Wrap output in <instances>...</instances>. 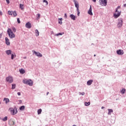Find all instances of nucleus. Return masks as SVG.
<instances>
[{
    "label": "nucleus",
    "mask_w": 126,
    "mask_h": 126,
    "mask_svg": "<svg viewBox=\"0 0 126 126\" xmlns=\"http://www.w3.org/2000/svg\"><path fill=\"white\" fill-rule=\"evenodd\" d=\"M40 17H41V14H36V20H39V19H40Z\"/></svg>",
    "instance_id": "393cba45"
},
{
    "label": "nucleus",
    "mask_w": 126,
    "mask_h": 126,
    "mask_svg": "<svg viewBox=\"0 0 126 126\" xmlns=\"http://www.w3.org/2000/svg\"><path fill=\"white\" fill-rule=\"evenodd\" d=\"M79 95H82V96H84V95H85V93L79 92Z\"/></svg>",
    "instance_id": "f704fd0d"
},
{
    "label": "nucleus",
    "mask_w": 126,
    "mask_h": 126,
    "mask_svg": "<svg viewBox=\"0 0 126 126\" xmlns=\"http://www.w3.org/2000/svg\"><path fill=\"white\" fill-rule=\"evenodd\" d=\"M121 93L122 94H125V93H126V89L125 88L122 89L121 91Z\"/></svg>",
    "instance_id": "b1692460"
},
{
    "label": "nucleus",
    "mask_w": 126,
    "mask_h": 126,
    "mask_svg": "<svg viewBox=\"0 0 126 126\" xmlns=\"http://www.w3.org/2000/svg\"><path fill=\"white\" fill-rule=\"evenodd\" d=\"M17 95H18V96H20V95H21V93H20V92H18V93H17Z\"/></svg>",
    "instance_id": "a19ab883"
},
{
    "label": "nucleus",
    "mask_w": 126,
    "mask_h": 126,
    "mask_svg": "<svg viewBox=\"0 0 126 126\" xmlns=\"http://www.w3.org/2000/svg\"><path fill=\"white\" fill-rule=\"evenodd\" d=\"M8 14H9V15H12V14H13V11H8Z\"/></svg>",
    "instance_id": "72a5a7b5"
},
{
    "label": "nucleus",
    "mask_w": 126,
    "mask_h": 126,
    "mask_svg": "<svg viewBox=\"0 0 126 126\" xmlns=\"http://www.w3.org/2000/svg\"><path fill=\"white\" fill-rule=\"evenodd\" d=\"M42 113V109H39L37 110V115H40Z\"/></svg>",
    "instance_id": "bb28decb"
},
{
    "label": "nucleus",
    "mask_w": 126,
    "mask_h": 126,
    "mask_svg": "<svg viewBox=\"0 0 126 126\" xmlns=\"http://www.w3.org/2000/svg\"><path fill=\"white\" fill-rule=\"evenodd\" d=\"M23 83H24V84H27V85H29V86H33V81L31 79H24L23 80Z\"/></svg>",
    "instance_id": "7ed1b4c3"
},
{
    "label": "nucleus",
    "mask_w": 126,
    "mask_h": 126,
    "mask_svg": "<svg viewBox=\"0 0 126 126\" xmlns=\"http://www.w3.org/2000/svg\"><path fill=\"white\" fill-rule=\"evenodd\" d=\"M88 13L89 14V15H93V12H92V7L91 5H90L89 10L88 11Z\"/></svg>",
    "instance_id": "9b49d317"
},
{
    "label": "nucleus",
    "mask_w": 126,
    "mask_h": 126,
    "mask_svg": "<svg viewBox=\"0 0 126 126\" xmlns=\"http://www.w3.org/2000/svg\"><path fill=\"white\" fill-rule=\"evenodd\" d=\"M19 72L21 74H24V73H25V70L23 68H21L19 70Z\"/></svg>",
    "instance_id": "2eb2a0df"
},
{
    "label": "nucleus",
    "mask_w": 126,
    "mask_h": 126,
    "mask_svg": "<svg viewBox=\"0 0 126 126\" xmlns=\"http://www.w3.org/2000/svg\"><path fill=\"white\" fill-rule=\"evenodd\" d=\"M53 33H54V32H53V31H52V32H51V34H53Z\"/></svg>",
    "instance_id": "603ef678"
},
{
    "label": "nucleus",
    "mask_w": 126,
    "mask_h": 126,
    "mask_svg": "<svg viewBox=\"0 0 126 126\" xmlns=\"http://www.w3.org/2000/svg\"><path fill=\"white\" fill-rule=\"evenodd\" d=\"M19 102L20 104H21V103H22V100H19Z\"/></svg>",
    "instance_id": "a18cd8bd"
},
{
    "label": "nucleus",
    "mask_w": 126,
    "mask_h": 126,
    "mask_svg": "<svg viewBox=\"0 0 126 126\" xmlns=\"http://www.w3.org/2000/svg\"><path fill=\"white\" fill-rule=\"evenodd\" d=\"M0 15H2V12L0 11Z\"/></svg>",
    "instance_id": "49530a36"
},
{
    "label": "nucleus",
    "mask_w": 126,
    "mask_h": 126,
    "mask_svg": "<svg viewBox=\"0 0 126 126\" xmlns=\"http://www.w3.org/2000/svg\"><path fill=\"white\" fill-rule=\"evenodd\" d=\"M64 17L65 19H66V18H67V15L66 14V13H64Z\"/></svg>",
    "instance_id": "4c0bfd02"
},
{
    "label": "nucleus",
    "mask_w": 126,
    "mask_h": 126,
    "mask_svg": "<svg viewBox=\"0 0 126 126\" xmlns=\"http://www.w3.org/2000/svg\"><path fill=\"white\" fill-rule=\"evenodd\" d=\"M19 110L20 111H24V110H25V106L24 105L21 106V107H20Z\"/></svg>",
    "instance_id": "6ab92c4d"
},
{
    "label": "nucleus",
    "mask_w": 126,
    "mask_h": 126,
    "mask_svg": "<svg viewBox=\"0 0 126 126\" xmlns=\"http://www.w3.org/2000/svg\"><path fill=\"white\" fill-rule=\"evenodd\" d=\"M11 53H12V51L11 50H8L6 51V54L7 55H11Z\"/></svg>",
    "instance_id": "a211bd4d"
},
{
    "label": "nucleus",
    "mask_w": 126,
    "mask_h": 126,
    "mask_svg": "<svg viewBox=\"0 0 126 126\" xmlns=\"http://www.w3.org/2000/svg\"><path fill=\"white\" fill-rule=\"evenodd\" d=\"M35 34L36 37H38V36H39V31H38V30L36 29L35 30Z\"/></svg>",
    "instance_id": "aec40b11"
},
{
    "label": "nucleus",
    "mask_w": 126,
    "mask_h": 126,
    "mask_svg": "<svg viewBox=\"0 0 126 126\" xmlns=\"http://www.w3.org/2000/svg\"><path fill=\"white\" fill-rule=\"evenodd\" d=\"M113 112H114V110H113V109H108V115H111V113H113Z\"/></svg>",
    "instance_id": "4be33fe9"
},
{
    "label": "nucleus",
    "mask_w": 126,
    "mask_h": 126,
    "mask_svg": "<svg viewBox=\"0 0 126 126\" xmlns=\"http://www.w3.org/2000/svg\"><path fill=\"white\" fill-rule=\"evenodd\" d=\"M48 94H49V92H48L47 93L46 95H48Z\"/></svg>",
    "instance_id": "3c124183"
},
{
    "label": "nucleus",
    "mask_w": 126,
    "mask_h": 126,
    "mask_svg": "<svg viewBox=\"0 0 126 126\" xmlns=\"http://www.w3.org/2000/svg\"><path fill=\"white\" fill-rule=\"evenodd\" d=\"M74 3L76 8L79 7V3L78 1H77L76 0H74Z\"/></svg>",
    "instance_id": "4468645a"
},
{
    "label": "nucleus",
    "mask_w": 126,
    "mask_h": 126,
    "mask_svg": "<svg viewBox=\"0 0 126 126\" xmlns=\"http://www.w3.org/2000/svg\"><path fill=\"white\" fill-rule=\"evenodd\" d=\"M12 30L13 32H14V33H15V32H16V29L15 28V27H12Z\"/></svg>",
    "instance_id": "c756f323"
},
{
    "label": "nucleus",
    "mask_w": 126,
    "mask_h": 126,
    "mask_svg": "<svg viewBox=\"0 0 126 126\" xmlns=\"http://www.w3.org/2000/svg\"><path fill=\"white\" fill-rule=\"evenodd\" d=\"M80 14V11L77 12V15H78V16H79Z\"/></svg>",
    "instance_id": "37998d69"
},
{
    "label": "nucleus",
    "mask_w": 126,
    "mask_h": 126,
    "mask_svg": "<svg viewBox=\"0 0 126 126\" xmlns=\"http://www.w3.org/2000/svg\"><path fill=\"white\" fill-rule=\"evenodd\" d=\"M101 109H105V107H104V106H102V107H101Z\"/></svg>",
    "instance_id": "de8ad7c7"
},
{
    "label": "nucleus",
    "mask_w": 126,
    "mask_h": 126,
    "mask_svg": "<svg viewBox=\"0 0 126 126\" xmlns=\"http://www.w3.org/2000/svg\"><path fill=\"white\" fill-rule=\"evenodd\" d=\"M7 32L10 39H13V38H15V34L13 33V32L11 30V29H8Z\"/></svg>",
    "instance_id": "f03ea898"
},
{
    "label": "nucleus",
    "mask_w": 126,
    "mask_h": 126,
    "mask_svg": "<svg viewBox=\"0 0 126 126\" xmlns=\"http://www.w3.org/2000/svg\"><path fill=\"white\" fill-rule=\"evenodd\" d=\"M20 8L21 9V10H23V9H24V5L20 4Z\"/></svg>",
    "instance_id": "5701e85b"
},
{
    "label": "nucleus",
    "mask_w": 126,
    "mask_h": 126,
    "mask_svg": "<svg viewBox=\"0 0 126 126\" xmlns=\"http://www.w3.org/2000/svg\"><path fill=\"white\" fill-rule=\"evenodd\" d=\"M5 81L10 84L12 83L13 82V77L12 76L9 75L6 77Z\"/></svg>",
    "instance_id": "20e7f679"
},
{
    "label": "nucleus",
    "mask_w": 126,
    "mask_h": 126,
    "mask_svg": "<svg viewBox=\"0 0 126 126\" xmlns=\"http://www.w3.org/2000/svg\"><path fill=\"white\" fill-rule=\"evenodd\" d=\"M15 57H16V55H15V53L12 54L11 55V60H13V59H14Z\"/></svg>",
    "instance_id": "412c9836"
},
{
    "label": "nucleus",
    "mask_w": 126,
    "mask_h": 126,
    "mask_svg": "<svg viewBox=\"0 0 126 126\" xmlns=\"http://www.w3.org/2000/svg\"><path fill=\"white\" fill-rule=\"evenodd\" d=\"M123 18H120L118 19V23L117 24V27L120 29L122 28V27L123 26Z\"/></svg>",
    "instance_id": "39448f33"
},
{
    "label": "nucleus",
    "mask_w": 126,
    "mask_h": 126,
    "mask_svg": "<svg viewBox=\"0 0 126 126\" xmlns=\"http://www.w3.org/2000/svg\"><path fill=\"white\" fill-rule=\"evenodd\" d=\"M7 4H9V3H10V1H9V0H6Z\"/></svg>",
    "instance_id": "58836bf2"
},
{
    "label": "nucleus",
    "mask_w": 126,
    "mask_h": 126,
    "mask_svg": "<svg viewBox=\"0 0 126 126\" xmlns=\"http://www.w3.org/2000/svg\"><path fill=\"white\" fill-rule=\"evenodd\" d=\"M124 7H126V4H124Z\"/></svg>",
    "instance_id": "8fccbe9b"
},
{
    "label": "nucleus",
    "mask_w": 126,
    "mask_h": 126,
    "mask_svg": "<svg viewBox=\"0 0 126 126\" xmlns=\"http://www.w3.org/2000/svg\"><path fill=\"white\" fill-rule=\"evenodd\" d=\"M89 105H90V102H85V106H89Z\"/></svg>",
    "instance_id": "7c9ffc66"
},
{
    "label": "nucleus",
    "mask_w": 126,
    "mask_h": 126,
    "mask_svg": "<svg viewBox=\"0 0 126 126\" xmlns=\"http://www.w3.org/2000/svg\"><path fill=\"white\" fill-rule=\"evenodd\" d=\"M13 14L14 17H15L16 16H17V13H16V11H14L13 12Z\"/></svg>",
    "instance_id": "c85d7f7f"
},
{
    "label": "nucleus",
    "mask_w": 126,
    "mask_h": 126,
    "mask_svg": "<svg viewBox=\"0 0 126 126\" xmlns=\"http://www.w3.org/2000/svg\"><path fill=\"white\" fill-rule=\"evenodd\" d=\"M1 37H2V33L0 34V38H1Z\"/></svg>",
    "instance_id": "c03bdc74"
},
{
    "label": "nucleus",
    "mask_w": 126,
    "mask_h": 126,
    "mask_svg": "<svg viewBox=\"0 0 126 126\" xmlns=\"http://www.w3.org/2000/svg\"><path fill=\"white\" fill-rule=\"evenodd\" d=\"M100 0H99V2H100Z\"/></svg>",
    "instance_id": "4d7b16f0"
},
{
    "label": "nucleus",
    "mask_w": 126,
    "mask_h": 126,
    "mask_svg": "<svg viewBox=\"0 0 126 126\" xmlns=\"http://www.w3.org/2000/svg\"><path fill=\"white\" fill-rule=\"evenodd\" d=\"M73 0V1L74 2V0Z\"/></svg>",
    "instance_id": "13d9d810"
},
{
    "label": "nucleus",
    "mask_w": 126,
    "mask_h": 126,
    "mask_svg": "<svg viewBox=\"0 0 126 126\" xmlns=\"http://www.w3.org/2000/svg\"><path fill=\"white\" fill-rule=\"evenodd\" d=\"M92 45H94V43H92Z\"/></svg>",
    "instance_id": "5fc2aeb1"
},
{
    "label": "nucleus",
    "mask_w": 126,
    "mask_h": 126,
    "mask_svg": "<svg viewBox=\"0 0 126 126\" xmlns=\"http://www.w3.org/2000/svg\"><path fill=\"white\" fill-rule=\"evenodd\" d=\"M32 52L35 55V56H36V57H39L40 58L43 57V55L42 54L40 53V52H37L35 50H32Z\"/></svg>",
    "instance_id": "0eeeda50"
},
{
    "label": "nucleus",
    "mask_w": 126,
    "mask_h": 126,
    "mask_svg": "<svg viewBox=\"0 0 126 126\" xmlns=\"http://www.w3.org/2000/svg\"><path fill=\"white\" fill-rule=\"evenodd\" d=\"M16 87V85L15 84H12L11 89H15Z\"/></svg>",
    "instance_id": "cd10ccee"
},
{
    "label": "nucleus",
    "mask_w": 126,
    "mask_h": 126,
    "mask_svg": "<svg viewBox=\"0 0 126 126\" xmlns=\"http://www.w3.org/2000/svg\"><path fill=\"white\" fill-rule=\"evenodd\" d=\"M116 53L117 55H119L120 56H122V55H124V51L121 49L117 50Z\"/></svg>",
    "instance_id": "1a4fd4ad"
},
{
    "label": "nucleus",
    "mask_w": 126,
    "mask_h": 126,
    "mask_svg": "<svg viewBox=\"0 0 126 126\" xmlns=\"http://www.w3.org/2000/svg\"><path fill=\"white\" fill-rule=\"evenodd\" d=\"M4 100H5V103L6 104H7V103H8V102H9V99H8V98H4Z\"/></svg>",
    "instance_id": "2f4dec72"
},
{
    "label": "nucleus",
    "mask_w": 126,
    "mask_h": 126,
    "mask_svg": "<svg viewBox=\"0 0 126 126\" xmlns=\"http://www.w3.org/2000/svg\"><path fill=\"white\" fill-rule=\"evenodd\" d=\"M69 17L71 18V19H72V20H74V21H75V19H76V16L73 15V14H70L69 15Z\"/></svg>",
    "instance_id": "ddd939ff"
},
{
    "label": "nucleus",
    "mask_w": 126,
    "mask_h": 126,
    "mask_svg": "<svg viewBox=\"0 0 126 126\" xmlns=\"http://www.w3.org/2000/svg\"><path fill=\"white\" fill-rule=\"evenodd\" d=\"M94 57H96V55L94 54Z\"/></svg>",
    "instance_id": "864d4df0"
},
{
    "label": "nucleus",
    "mask_w": 126,
    "mask_h": 126,
    "mask_svg": "<svg viewBox=\"0 0 126 126\" xmlns=\"http://www.w3.org/2000/svg\"><path fill=\"white\" fill-rule=\"evenodd\" d=\"M94 2H96V0H92Z\"/></svg>",
    "instance_id": "09e8293b"
},
{
    "label": "nucleus",
    "mask_w": 126,
    "mask_h": 126,
    "mask_svg": "<svg viewBox=\"0 0 126 126\" xmlns=\"http://www.w3.org/2000/svg\"><path fill=\"white\" fill-rule=\"evenodd\" d=\"M72 126H76V125H73Z\"/></svg>",
    "instance_id": "6e6d98bb"
},
{
    "label": "nucleus",
    "mask_w": 126,
    "mask_h": 126,
    "mask_svg": "<svg viewBox=\"0 0 126 126\" xmlns=\"http://www.w3.org/2000/svg\"><path fill=\"white\" fill-rule=\"evenodd\" d=\"M5 44L7 46L10 45V42H9V39L7 37H5Z\"/></svg>",
    "instance_id": "f8f14e48"
},
{
    "label": "nucleus",
    "mask_w": 126,
    "mask_h": 126,
    "mask_svg": "<svg viewBox=\"0 0 126 126\" xmlns=\"http://www.w3.org/2000/svg\"><path fill=\"white\" fill-rule=\"evenodd\" d=\"M100 4H102L104 6H107V3H108V0H101L99 2Z\"/></svg>",
    "instance_id": "423d86ee"
},
{
    "label": "nucleus",
    "mask_w": 126,
    "mask_h": 126,
    "mask_svg": "<svg viewBox=\"0 0 126 126\" xmlns=\"http://www.w3.org/2000/svg\"><path fill=\"white\" fill-rule=\"evenodd\" d=\"M26 28H28V29H30L31 27H32V26L31 25V23H30V22H28L25 25Z\"/></svg>",
    "instance_id": "9d476101"
},
{
    "label": "nucleus",
    "mask_w": 126,
    "mask_h": 126,
    "mask_svg": "<svg viewBox=\"0 0 126 126\" xmlns=\"http://www.w3.org/2000/svg\"><path fill=\"white\" fill-rule=\"evenodd\" d=\"M121 8V6H117V8L115 9V11L114 14H113V17L117 19L118 17H120L121 14H122V11H119L118 10L120 9Z\"/></svg>",
    "instance_id": "f257e3e1"
},
{
    "label": "nucleus",
    "mask_w": 126,
    "mask_h": 126,
    "mask_svg": "<svg viewBox=\"0 0 126 126\" xmlns=\"http://www.w3.org/2000/svg\"><path fill=\"white\" fill-rule=\"evenodd\" d=\"M9 109L10 110L11 114H12V115H14L17 114V109H16V112L13 108H10Z\"/></svg>",
    "instance_id": "6e6552de"
},
{
    "label": "nucleus",
    "mask_w": 126,
    "mask_h": 126,
    "mask_svg": "<svg viewBox=\"0 0 126 126\" xmlns=\"http://www.w3.org/2000/svg\"><path fill=\"white\" fill-rule=\"evenodd\" d=\"M2 121H3V122H6V121H7V116H5L4 118H3Z\"/></svg>",
    "instance_id": "473e14b6"
},
{
    "label": "nucleus",
    "mask_w": 126,
    "mask_h": 126,
    "mask_svg": "<svg viewBox=\"0 0 126 126\" xmlns=\"http://www.w3.org/2000/svg\"><path fill=\"white\" fill-rule=\"evenodd\" d=\"M92 82H93V80H89V81H87V85L90 86L91 84H92Z\"/></svg>",
    "instance_id": "dca6fc26"
},
{
    "label": "nucleus",
    "mask_w": 126,
    "mask_h": 126,
    "mask_svg": "<svg viewBox=\"0 0 126 126\" xmlns=\"http://www.w3.org/2000/svg\"><path fill=\"white\" fill-rule=\"evenodd\" d=\"M58 23L59 24H60L61 25H62V24H63V18H60L58 19Z\"/></svg>",
    "instance_id": "f3484780"
},
{
    "label": "nucleus",
    "mask_w": 126,
    "mask_h": 126,
    "mask_svg": "<svg viewBox=\"0 0 126 126\" xmlns=\"http://www.w3.org/2000/svg\"><path fill=\"white\" fill-rule=\"evenodd\" d=\"M64 34V32H59L58 33H57L56 34V36H62V35H63Z\"/></svg>",
    "instance_id": "a878e982"
},
{
    "label": "nucleus",
    "mask_w": 126,
    "mask_h": 126,
    "mask_svg": "<svg viewBox=\"0 0 126 126\" xmlns=\"http://www.w3.org/2000/svg\"><path fill=\"white\" fill-rule=\"evenodd\" d=\"M17 20L18 23H19V24L21 23V22L20 21V19L19 18H18L17 19Z\"/></svg>",
    "instance_id": "e433bc0d"
},
{
    "label": "nucleus",
    "mask_w": 126,
    "mask_h": 126,
    "mask_svg": "<svg viewBox=\"0 0 126 126\" xmlns=\"http://www.w3.org/2000/svg\"><path fill=\"white\" fill-rule=\"evenodd\" d=\"M43 2H45L46 5H48V4H49V2H48V1L47 0H43Z\"/></svg>",
    "instance_id": "c9c22d12"
},
{
    "label": "nucleus",
    "mask_w": 126,
    "mask_h": 126,
    "mask_svg": "<svg viewBox=\"0 0 126 126\" xmlns=\"http://www.w3.org/2000/svg\"><path fill=\"white\" fill-rule=\"evenodd\" d=\"M12 126H16V124H15V122H14V121L12 122Z\"/></svg>",
    "instance_id": "ea45409f"
},
{
    "label": "nucleus",
    "mask_w": 126,
    "mask_h": 126,
    "mask_svg": "<svg viewBox=\"0 0 126 126\" xmlns=\"http://www.w3.org/2000/svg\"><path fill=\"white\" fill-rule=\"evenodd\" d=\"M76 8H77V11L79 12V7H77Z\"/></svg>",
    "instance_id": "79ce46f5"
}]
</instances>
